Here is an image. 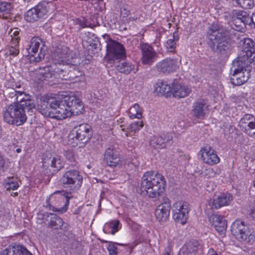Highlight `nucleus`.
Segmentation results:
<instances>
[{"instance_id": "obj_29", "label": "nucleus", "mask_w": 255, "mask_h": 255, "mask_svg": "<svg viewBox=\"0 0 255 255\" xmlns=\"http://www.w3.org/2000/svg\"><path fill=\"white\" fill-rule=\"evenodd\" d=\"M75 128L76 133L75 137L78 140L86 139L87 141L90 138L92 135V129L89 125L81 124Z\"/></svg>"}, {"instance_id": "obj_33", "label": "nucleus", "mask_w": 255, "mask_h": 255, "mask_svg": "<svg viewBox=\"0 0 255 255\" xmlns=\"http://www.w3.org/2000/svg\"><path fill=\"white\" fill-rule=\"evenodd\" d=\"M154 93L160 96L168 97L171 95V87L167 82L158 80L154 85Z\"/></svg>"}, {"instance_id": "obj_37", "label": "nucleus", "mask_w": 255, "mask_h": 255, "mask_svg": "<svg viewBox=\"0 0 255 255\" xmlns=\"http://www.w3.org/2000/svg\"><path fill=\"white\" fill-rule=\"evenodd\" d=\"M143 109L139 105L135 103L131 106L128 110V116L131 119L141 118Z\"/></svg>"}, {"instance_id": "obj_30", "label": "nucleus", "mask_w": 255, "mask_h": 255, "mask_svg": "<svg viewBox=\"0 0 255 255\" xmlns=\"http://www.w3.org/2000/svg\"><path fill=\"white\" fill-rule=\"evenodd\" d=\"M202 248L201 244L197 241L192 240L187 242L179 252V255H193Z\"/></svg>"}, {"instance_id": "obj_43", "label": "nucleus", "mask_w": 255, "mask_h": 255, "mask_svg": "<svg viewBox=\"0 0 255 255\" xmlns=\"http://www.w3.org/2000/svg\"><path fill=\"white\" fill-rule=\"evenodd\" d=\"M18 44H12L7 49V53L13 56H15L19 54Z\"/></svg>"}, {"instance_id": "obj_16", "label": "nucleus", "mask_w": 255, "mask_h": 255, "mask_svg": "<svg viewBox=\"0 0 255 255\" xmlns=\"http://www.w3.org/2000/svg\"><path fill=\"white\" fill-rule=\"evenodd\" d=\"M52 56L54 60L53 63L68 64L72 62L70 60L73 58V54L67 47L58 46L54 50Z\"/></svg>"}, {"instance_id": "obj_17", "label": "nucleus", "mask_w": 255, "mask_h": 255, "mask_svg": "<svg viewBox=\"0 0 255 255\" xmlns=\"http://www.w3.org/2000/svg\"><path fill=\"white\" fill-rule=\"evenodd\" d=\"M139 49L141 52V61L142 64L151 65L157 59V53L148 44H140Z\"/></svg>"}, {"instance_id": "obj_39", "label": "nucleus", "mask_w": 255, "mask_h": 255, "mask_svg": "<svg viewBox=\"0 0 255 255\" xmlns=\"http://www.w3.org/2000/svg\"><path fill=\"white\" fill-rule=\"evenodd\" d=\"M3 185L7 190H15L18 188L19 185L17 179L14 177H7L4 180Z\"/></svg>"}, {"instance_id": "obj_4", "label": "nucleus", "mask_w": 255, "mask_h": 255, "mask_svg": "<svg viewBox=\"0 0 255 255\" xmlns=\"http://www.w3.org/2000/svg\"><path fill=\"white\" fill-rule=\"evenodd\" d=\"M231 232L237 239L253 245L255 242V232L249 225L240 219L236 220L232 224Z\"/></svg>"}, {"instance_id": "obj_13", "label": "nucleus", "mask_w": 255, "mask_h": 255, "mask_svg": "<svg viewBox=\"0 0 255 255\" xmlns=\"http://www.w3.org/2000/svg\"><path fill=\"white\" fill-rule=\"evenodd\" d=\"M189 204L186 202L178 201L173 205V219L177 223L184 225L188 218Z\"/></svg>"}, {"instance_id": "obj_9", "label": "nucleus", "mask_w": 255, "mask_h": 255, "mask_svg": "<svg viewBox=\"0 0 255 255\" xmlns=\"http://www.w3.org/2000/svg\"><path fill=\"white\" fill-rule=\"evenodd\" d=\"M242 50L237 57L238 62L252 63L255 58V43L250 38L242 40Z\"/></svg>"}, {"instance_id": "obj_22", "label": "nucleus", "mask_w": 255, "mask_h": 255, "mask_svg": "<svg viewBox=\"0 0 255 255\" xmlns=\"http://www.w3.org/2000/svg\"><path fill=\"white\" fill-rule=\"evenodd\" d=\"M54 99L55 98H43L38 104V110L43 116L52 118L53 107L56 105Z\"/></svg>"}, {"instance_id": "obj_3", "label": "nucleus", "mask_w": 255, "mask_h": 255, "mask_svg": "<svg viewBox=\"0 0 255 255\" xmlns=\"http://www.w3.org/2000/svg\"><path fill=\"white\" fill-rule=\"evenodd\" d=\"M165 185V179L162 174L149 171L142 177L140 189L149 198H156L163 192Z\"/></svg>"}, {"instance_id": "obj_53", "label": "nucleus", "mask_w": 255, "mask_h": 255, "mask_svg": "<svg viewBox=\"0 0 255 255\" xmlns=\"http://www.w3.org/2000/svg\"><path fill=\"white\" fill-rule=\"evenodd\" d=\"M164 255H172V251L170 248L165 249Z\"/></svg>"}, {"instance_id": "obj_28", "label": "nucleus", "mask_w": 255, "mask_h": 255, "mask_svg": "<svg viewBox=\"0 0 255 255\" xmlns=\"http://www.w3.org/2000/svg\"><path fill=\"white\" fill-rule=\"evenodd\" d=\"M0 255H32L23 246L20 245H10L4 250Z\"/></svg>"}, {"instance_id": "obj_35", "label": "nucleus", "mask_w": 255, "mask_h": 255, "mask_svg": "<svg viewBox=\"0 0 255 255\" xmlns=\"http://www.w3.org/2000/svg\"><path fill=\"white\" fill-rule=\"evenodd\" d=\"M120 62L117 65V70L121 73L128 74L133 72L135 73L137 69L135 68V65L132 62L124 60H120Z\"/></svg>"}, {"instance_id": "obj_14", "label": "nucleus", "mask_w": 255, "mask_h": 255, "mask_svg": "<svg viewBox=\"0 0 255 255\" xmlns=\"http://www.w3.org/2000/svg\"><path fill=\"white\" fill-rule=\"evenodd\" d=\"M181 59L167 58L157 62L155 65L157 71L165 74L175 72L179 67Z\"/></svg>"}, {"instance_id": "obj_47", "label": "nucleus", "mask_w": 255, "mask_h": 255, "mask_svg": "<svg viewBox=\"0 0 255 255\" xmlns=\"http://www.w3.org/2000/svg\"><path fill=\"white\" fill-rule=\"evenodd\" d=\"M107 250L110 255H117L118 249L115 243H110L107 247Z\"/></svg>"}, {"instance_id": "obj_46", "label": "nucleus", "mask_w": 255, "mask_h": 255, "mask_svg": "<svg viewBox=\"0 0 255 255\" xmlns=\"http://www.w3.org/2000/svg\"><path fill=\"white\" fill-rule=\"evenodd\" d=\"M64 155L66 159H67L70 162L73 163L75 161V155L72 151H65L64 152Z\"/></svg>"}, {"instance_id": "obj_19", "label": "nucleus", "mask_w": 255, "mask_h": 255, "mask_svg": "<svg viewBox=\"0 0 255 255\" xmlns=\"http://www.w3.org/2000/svg\"><path fill=\"white\" fill-rule=\"evenodd\" d=\"M170 209V200L167 197L163 198L162 202L156 207L155 211L156 219L160 222L166 221L169 218Z\"/></svg>"}, {"instance_id": "obj_12", "label": "nucleus", "mask_w": 255, "mask_h": 255, "mask_svg": "<svg viewBox=\"0 0 255 255\" xmlns=\"http://www.w3.org/2000/svg\"><path fill=\"white\" fill-rule=\"evenodd\" d=\"M232 14L231 26L233 29L237 31H242L244 30L246 24L251 26L252 15L248 12L242 10H234Z\"/></svg>"}, {"instance_id": "obj_36", "label": "nucleus", "mask_w": 255, "mask_h": 255, "mask_svg": "<svg viewBox=\"0 0 255 255\" xmlns=\"http://www.w3.org/2000/svg\"><path fill=\"white\" fill-rule=\"evenodd\" d=\"M61 63H52L49 67H47L45 70L44 73L43 74V80L46 81H52L54 78L60 79L61 73L60 71L58 72H54L52 70V67L53 65H59Z\"/></svg>"}, {"instance_id": "obj_11", "label": "nucleus", "mask_w": 255, "mask_h": 255, "mask_svg": "<svg viewBox=\"0 0 255 255\" xmlns=\"http://www.w3.org/2000/svg\"><path fill=\"white\" fill-rule=\"evenodd\" d=\"M46 50L44 42L39 37L32 38L29 47L27 48L29 55L33 57V60L37 62L44 58Z\"/></svg>"}, {"instance_id": "obj_8", "label": "nucleus", "mask_w": 255, "mask_h": 255, "mask_svg": "<svg viewBox=\"0 0 255 255\" xmlns=\"http://www.w3.org/2000/svg\"><path fill=\"white\" fill-rule=\"evenodd\" d=\"M126 51L123 45L109 38L107 42L106 58L108 60H121L126 59Z\"/></svg>"}, {"instance_id": "obj_20", "label": "nucleus", "mask_w": 255, "mask_h": 255, "mask_svg": "<svg viewBox=\"0 0 255 255\" xmlns=\"http://www.w3.org/2000/svg\"><path fill=\"white\" fill-rule=\"evenodd\" d=\"M191 89L184 83L177 79H174L171 85V93L176 98H183L188 96Z\"/></svg>"}, {"instance_id": "obj_45", "label": "nucleus", "mask_w": 255, "mask_h": 255, "mask_svg": "<svg viewBox=\"0 0 255 255\" xmlns=\"http://www.w3.org/2000/svg\"><path fill=\"white\" fill-rule=\"evenodd\" d=\"M11 35L10 36L11 37V43L12 44H18L19 41L20 40L19 37V31L17 30H14L13 32L12 30L10 32Z\"/></svg>"}, {"instance_id": "obj_57", "label": "nucleus", "mask_w": 255, "mask_h": 255, "mask_svg": "<svg viewBox=\"0 0 255 255\" xmlns=\"http://www.w3.org/2000/svg\"><path fill=\"white\" fill-rule=\"evenodd\" d=\"M21 149L20 148H17V149H16V152H17V153H19V152H21Z\"/></svg>"}, {"instance_id": "obj_60", "label": "nucleus", "mask_w": 255, "mask_h": 255, "mask_svg": "<svg viewBox=\"0 0 255 255\" xmlns=\"http://www.w3.org/2000/svg\"><path fill=\"white\" fill-rule=\"evenodd\" d=\"M237 25H240V22L237 23Z\"/></svg>"}, {"instance_id": "obj_38", "label": "nucleus", "mask_w": 255, "mask_h": 255, "mask_svg": "<svg viewBox=\"0 0 255 255\" xmlns=\"http://www.w3.org/2000/svg\"><path fill=\"white\" fill-rule=\"evenodd\" d=\"M12 10V6L10 2L0 1V17L8 18Z\"/></svg>"}, {"instance_id": "obj_40", "label": "nucleus", "mask_w": 255, "mask_h": 255, "mask_svg": "<svg viewBox=\"0 0 255 255\" xmlns=\"http://www.w3.org/2000/svg\"><path fill=\"white\" fill-rule=\"evenodd\" d=\"M178 40V36H175L174 33L171 38L168 39L164 43V46L168 52H173L176 45V42Z\"/></svg>"}, {"instance_id": "obj_2", "label": "nucleus", "mask_w": 255, "mask_h": 255, "mask_svg": "<svg viewBox=\"0 0 255 255\" xmlns=\"http://www.w3.org/2000/svg\"><path fill=\"white\" fill-rule=\"evenodd\" d=\"M208 45L211 49L221 57H229L232 52L231 41L226 28L213 23L207 31Z\"/></svg>"}, {"instance_id": "obj_42", "label": "nucleus", "mask_w": 255, "mask_h": 255, "mask_svg": "<svg viewBox=\"0 0 255 255\" xmlns=\"http://www.w3.org/2000/svg\"><path fill=\"white\" fill-rule=\"evenodd\" d=\"M143 126L142 122H136L131 123L128 127V129L129 131L135 133L139 131Z\"/></svg>"}, {"instance_id": "obj_51", "label": "nucleus", "mask_w": 255, "mask_h": 255, "mask_svg": "<svg viewBox=\"0 0 255 255\" xmlns=\"http://www.w3.org/2000/svg\"><path fill=\"white\" fill-rule=\"evenodd\" d=\"M5 163V158L4 156L0 152V168H3Z\"/></svg>"}, {"instance_id": "obj_34", "label": "nucleus", "mask_w": 255, "mask_h": 255, "mask_svg": "<svg viewBox=\"0 0 255 255\" xmlns=\"http://www.w3.org/2000/svg\"><path fill=\"white\" fill-rule=\"evenodd\" d=\"M44 217L48 222V226L54 229L61 228L63 224L62 218L53 213H45Z\"/></svg>"}, {"instance_id": "obj_50", "label": "nucleus", "mask_w": 255, "mask_h": 255, "mask_svg": "<svg viewBox=\"0 0 255 255\" xmlns=\"http://www.w3.org/2000/svg\"><path fill=\"white\" fill-rule=\"evenodd\" d=\"M206 174L210 177L215 176L216 174V172H215L212 168H209L206 169Z\"/></svg>"}, {"instance_id": "obj_5", "label": "nucleus", "mask_w": 255, "mask_h": 255, "mask_svg": "<svg viewBox=\"0 0 255 255\" xmlns=\"http://www.w3.org/2000/svg\"><path fill=\"white\" fill-rule=\"evenodd\" d=\"M249 63L246 62L242 64V62H238V60L236 62H233L235 68L230 78L231 82L233 85H241L249 79L250 76V72L245 67H247Z\"/></svg>"}, {"instance_id": "obj_24", "label": "nucleus", "mask_w": 255, "mask_h": 255, "mask_svg": "<svg viewBox=\"0 0 255 255\" xmlns=\"http://www.w3.org/2000/svg\"><path fill=\"white\" fill-rule=\"evenodd\" d=\"M232 200L233 196L231 194L223 193L216 198L209 200L208 204L212 209H218L222 207L228 205Z\"/></svg>"}, {"instance_id": "obj_61", "label": "nucleus", "mask_w": 255, "mask_h": 255, "mask_svg": "<svg viewBox=\"0 0 255 255\" xmlns=\"http://www.w3.org/2000/svg\"><path fill=\"white\" fill-rule=\"evenodd\" d=\"M77 74V73L75 72V74Z\"/></svg>"}, {"instance_id": "obj_48", "label": "nucleus", "mask_w": 255, "mask_h": 255, "mask_svg": "<svg viewBox=\"0 0 255 255\" xmlns=\"http://www.w3.org/2000/svg\"><path fill=\"white\" fill-rule=\"evenodd\" d=\"M61 198L66 199V201L65 206L64 207H63L61 210V211L65 212L67 210L68 206L69 205V200L71 198V197H70L68 195H65L64 194L61 195Z\"/></svg>"}, {"instance_id": "obj_7", "label": "nucleus", "mask_w": 255, "mask_h": 255, "mask_svg": "<svg viewBox=\"0 0 255 255\" xmlns=\"http://www.w3.org/2000/svg\"><path fill=\"white\" fill-rule=\"evenodd\" d=\"M74 63L72 62L70 64H61L59 65H53L52 67V70L55 72L60 71L61 74L60 79L62 80H73L75 78L78 77L82 75V73L79 71L78 67L75 61Z\"/></svg>"}, {"instance_id": "obj_32", "label": "nucleus", "mask_w": 255, "mask_h": 255, "mask_svg": "<svg viewBox=\"0 0 255 255\" xmlns=\"http://www.w3.org/2000/svg\"><path fill=\"white\" fill-rule=\"evenodd\" d=\"M172 136L170 133H162L160 135L154 137L150 141V144L155 148H164L165 144L172 140Z\"/></svg>"}, {"instance_id": "obj_18", "label": "nucleus", "mask_w": 255, "mask_h": 255, "mask_svg": "<svg viewBox=\"0 0 255 255\" xmlns=\"http://www.w3.org/2000/svg\"><path fill=\"white\" fill-rule=\"evenodd\" d=\"M242 131L252 137H255V118L251 114H246L239 122Z\"/></svg>"}, {"instance_id": "obj_56", "label": "nucleus", "mask_w": 255, "mask_h": 255, "mask_svg": "<svg viewBox=\"0 0 255 255\" xmlns=\"http://www.w3.org/2000/svg\"><path fill=\"white\" fill-rule=\"evenodd\" d=\"M93 36L94 37V39H95L94 43H93V45L95 46H96V45H97L98 43H99V39L97 37H95L94 35H93Z\"/></svg>"}, {"instance_id": "obj_10", "label": "nucleus", "mask_w": 255, "mask_h": 255, "mask_svg": "<svg viewBox=\"0 0 255 255\" xmlns=\"http://www.w3.org/2000/svg\"><path fill=\"white\" fill-rule=\"evenodd\" d=\"M48 8V2L46 1H41L25 13L24 19L29 22H36L46 15Z\"/></svg>"}, {"instance_id": "obj_55", "label": "nucleus", "mask_w": 255, "mask_h": 255, "mask_svg": "<svg viewBox=\"0 0 255 255\" xmlns=\"http://www.w3.org/2000/svg\"><path fill=\"white\" fill-rule=\"evenodd\" d=\"M251 215L254 220H255V208H254L251 212Z\"/></svg>"}, {"instance_id": "obj_23", "label": "nucleus", "mask_w": 255, "mask_h": 255, "mask_svg": "<svg viewBox=\"0 0 255 255\" xmlns=\"http://www.w3.org/2000/svg\"><path fill=\"white\" fill-rule=\"evenodd\" d=\"M200 153L203 161L206 164L214 165L220 162L219 157L214 150L210 146L201 148Z\"/></svg>"}, {"instance_id": "obj_44", "label": "nucleus", "mask_w": 255, "mask_h": 255, "mask_svg": "<svg viewBox=\"0 0 255 255\" xmlns=\"http://www.w3.org/2000/svg\"><path fill=\"white\" fill-rule=\"evenodd\" d=\"M110 227L112 230L111 234L114 235L120 229V222L118 220H115L110 223Z\"/></svg>"}, {"instance_id": "obj_6", "label": "nucleus", "mask_w": 255, "mask_h": 255, "mask_svg": "<svg viewBox=\"0 0 255 255\" xmlns=\"http://www.w3.org/2000/svg\"><path fill=\"white\" fill-rule=\"evenodd\" d=\"M65 188H69L72 191L78 190L83 182V177L80 172L75 169L69 170L65 172L61 179Z\"/></svg>"}, {"instance_id": "obj_15", "label": "nucleus", "mask_w": 255, "mask_h": 255, "mask_svg": "<svg viewBox=\"0 0 255 255\" xmlns=\"http://www.w3.org/2000/svg\"><path fill=\"white\" fill-rule=\"evenodd\" d=\"M54 101L56 105L53 107L52 118L63 120L71 116V112L69 110L66 97L64 100L60 101L55 99Z\"/></svg>"}, {"instance_id": "obj_26", "label": "nucleus", "mask_w": 255, "mask_h": 255, "mask_svg": "<svg viewBox=\"0 0 255 255\" xmlns=\"http://www.w3.org/2000/svg\"><path fill=\"white\" fill-rule=\"evenodd\" d=\"M69 110L71 111V116L79 115L82 113L84 106L82 101L75 97H66Z\"/></svg>"}, {"instance_id": "obj_59", "label": "nucleus", "mask_w": 255, "mask_h": 255, "mask_svg": "<svg viewBox=\"0 0 255 255\" xmlns=\"http://www.w3.org/2000/svg\"><path fill=\"white\" fill-rule=\"evenodd\" d=\"M11 195L13 196H17L18 195V193L17 192H15L13 193V195L11 194Z\"/></svg>"}, {"instance_id": "obj_31", "label": "nucleus", "mask_w": 255, "mask_h": 255, "mask_svg": "<svg viewBox=\"0 0 255 255\" xmlns=\"http://www.w3.org/2000/svg\"><path fill=\"white\" fill-rule=\"evenodd\" d=\"M208 106L204 100H200L193 104V113L195 117L203 119L208 111Z\"/></svg>"}, {"instance_id": "obj_58", "label": "nucleus", "mask_w": 255, "mask_h": 255, "mask_svg": "<svg viewBox=\"0 0 255 255\" xmlns=\"http://www.w3.org/2000/svg\"><path fill=\"white\" fill-rule=\"evenodd\" d=\"M23 1L25 3H28L32 1V0H23Z\"/></svg>"}, {"instance_id": "obj_54", "label": "nucleus", "mask_w": 255, "mask_h": 255, "mask_svg": "<svg viewBox=\"0 0 255 255\" xmlns=\"http://www.w3.org/2000/svg\"><path fill=\"white\" fill-rule=\"evenodd\" d=\"M80 25L82 27H86L88 26V25L87 24V22L84 20H80Z\"/></svg>"}, {"instance_id": "obj_49", "label": "nucleus", "mask_w": 255, "mask_h": 255, "mask_svg": "<svg viewBox=\"0 0 255 255\" xmlns=\"http://www.w3.org/2000/svg\"><path fill=\"white\" fill-rule=\"evenodd\" d=\"M6 86L8 87V88L12 89L14 91H16V88H20V86L17 85L16 84H15L14 82H8L6 83ZM11 94H14V92L13 93H11Z\"/></svg>"}, {"instance_id": "obj_25", "label": "nucleus", "mask_w": 255, "mask_h": 255, "mask_svg": "<svg viewBox=\"0 0 255 255\" xmlns=\"http://www.w3.org/2000/svg\"><path fill=\"white\" fill-rule=\"evenodd\" d=\"M43 166L48 167L49 165L58 171L63 167V163L61 158L58 156L53 157L50 154L44 155L42 158Z\"/></svg>"}, {"instance_id": "obj_1", "label": "nucleus", "mask_w": 255, "mask_h": 255, "mask_svg": "<svg viewBox=\"0 0 255 255\" xmlns=\"http://www.w3.org/2000/svg\"><path fill=\"white\" fill-rule=\"evenodd\" d=\"M16 103L6 106L3 111V119L5 122L17 126L23 125L27 120L26 112L35 108L29 95L23 92L14 91Z\"/></svg>"}, {"instance_id": "obj_21", "label": "nucleus", "mask_w": 255, "mask_h": 255, "mask_svg": "<svg viewBox=\"0 0 255 255\" xmlns=\"http://www.w3.org/2000/svg\"><path fill=\"white\" fill-rule=\"evenodd\" d=\"M209 220L219 234L224 237L226 234L227 225L223 216L218 214H212L209 217Z\"/></svg>"}, {"instance_id": "obj_41", "label": "nucleus", "mask_w": 255, "mask_h": 255, "mask_svg": "<svg viewBox=\"0 0 255 255\" xmlns=\"http://www.w3.org/2000/svg\"><path fill=\"white\" fill-rule=\"evenodd\" d=\"M238 5L245 9H250L254 5V0H236Z\"/></svg>"}, {"instance_id": "obj_52", "label": "nucleus", "mask_w": 255, "mask_h": 255, "mask_svg": "<svg viewBox=\"0 0 255 255\" xmlns=\"http://www.w3.org/2000/svg\"><path fill=\"white\" fill-rule=\"evenodd\" d=\"M253 25L255 26V12L253 13L252 15L251 26Z\"/></svg>"}, {"instance_id": "obj_27", "label": "nucleus", "mask_w": 255, "mask_h": 255, "mask_svg": "<svg viewBox=\"0 0 255 255\" xmlns=\"http://www.w3.org/2000/svg\"><path fill=\"white\" fill-rule=\"evenodd\" d=\"M104 160L111 167L116 166L120 161V157L116 149L111 146L107 148L104 154Z\"/></svg>"}]
</instances>
